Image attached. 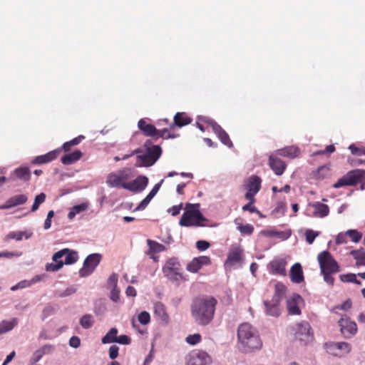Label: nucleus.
<instances>
[{
  "label": "nucleus",
  "instance_id": "1",
  "mask_svg": "<svg viewBox=\"0 0 365 365\" xmlns=\"http://www.w3.org/2000/svg\"><path fill=\"white\" fill-rule=\"evenodd\" d=\"M237 337V346L242 352L251 353L262 347L258 331L249 323H242L238 327Z\"/></svg>",
  "mask_w": 365,
  "mask_h": 365
},
{
  "label": "nucleus",
  "instance_id": "2",
  "mask_svg": "<svg viewBox=\"0 0 365 365\" xmlns=\"http://www.w3.org/2000/svg\"><path fill=\"white\" fill-rule=\"evenodd\" d=\"M217 300L212 297L196 298L191 305L194 321L200 326L208 325L213 319Z\"/></svg>",
  "mask_w": 365,
  "mask_h": 365
},
{
  "label": "nucleus",
  "instance_id": "3",
  "mask_svg": "<svg viewBox=\"0 0 365 365\" xmlns=\"http://www.w3.org/2000/svg\"><path fill=\"white\" fill-rule=\"evenodd\" d=\"M205 220V217L200 211V204L187 203L185 211L179 221V225L182 227H197L201 226L202 222Z\"/></svg>",
  "mask_w": 365,
  "mask_h": 365
},
{
  "label": "nucleus",
  "instance_id": "4",
  "mask_svg": "<svg viewBox=\"0 0 365 365\" xmlns=\"http://www.w3.org/2000/svg\"><path fill=\"white\" fill-rule=\"evenodd\" d=\"M145 150H135L137 155L136 166L137 167H148L153 165L157 160L160 158L162 150L158 145L147 146L145 144Z\"/></svg>",
  "mask_w": 365,
  "mask_h": 365
},
{
  "label": "nucleus",
  "instance_id": "5",
  "mask_svg": "<svg viewBox=\"0 0 365 365\" xmlns=\"http://www.w3.org/2000/svg\"><path fill=\"white\" fill-rule=\"evenodd\" d=\"M285 292V287L282 284H277L274 294L270 301H264L265 312L267 315L277 317L281 313L279 303Z\"/></svg>",
  "mask_w": 365,
  "mask_h": 365
},
{
  "label": "nucleus",
  "instance_id": "6",
  "mask_svg": "<svg viewBox=\"0 0 365 365\" xmlns=\"http://www.w3.org/2000/svg\"><path fill=\"white\" fill-rule=\"evenodd\" d=\"M365 179V170L357 169L349 172L346 175L339 179L333 185L334 188L344 186L355 185L359 181Z\"/></svg>",
  "mask_w": 365,
  "mask_h": 365
},
{
  "label": "nucleus",
  "instance_id": "7",
  "mask_svg": "<svg viewBox=\"0 0 365 365\" xmlns=\"http://www.w3.org/2000/svg\"><path fill=\"white\" fill-rule=\"evenodd\" d=\"M317 260L320 267V272H338L339 267L336 261L327 251L320 252L317 256Z\"/></svg>",
  "mask_w": 365,
  "mask_h": 365
},
{
  "label": "nucleus",
  "instance_id": "8",
  "mask_svg": "<svg viewBox=\"0 0 365 365\" xmlns=\"http://www.w3.org/2000/svg\"><path fill=\"white\" fill-rule=\"evenodd\" d=\"M212 362V356L200 349L193 350L186 356L187 365H210Z\"/></svg>",
  "mask_w": 365,
  "mask_h": 365
},
{
  "label": "nucleus",
  "instance_id": "9",
  "mask_svg": "<svg viewBox=\"0 0 365 365\" xmlns=\"http://www.w3.org/2000/svg\"><path fill=\"white\" fill-rule=\"evenodd\" d=\"M324 348L329 354L337 357H342L351 350V344L345 341H329L324 344Z\"/></svg>",
  "mask_w": 365,
  "mask_h": 365
},
{
  "label": "nucleus",
  "instance_id": "10",
  "mask_svg": "<svg viewBox=\"0 0 365 365\" xmlns=\"http://www.w3.org/2000/svg\"><path fill=\"white\" fill-rule=\"evenodd\" d=\"M180 263L175 258L169 259L164 267L163 272L168 279L173 282H178L182 279V276L180 272Z\"/></svg>",
  "mask_w": 365,
  "mask_h": 365
},
{
  "label": "nucleus",
  "instance_id": "11",
  "mask_svg": "<svg viewBox=\"0 0 365 365\" xmlns=\"http://www.w3.org/2000/svg\"><path fill=\"white\" fill-rule=\"evenodd\" d=\"M102 256L98 253L91 254L85 259L83 267L79 270L81 277H86L91 275L99 264Z\"/></svg>",
  "mask_w": 365,
  "mask_h": 365
},
{
  "label": "nucleus",
  "instance_id": "12",
  "mask_svg": "<svg viewBox=\"0 0 365 365\" xmlns=\"http://www.w3.org/2000/svg\"><path fill=\"white\" fill-rule=\"evenodd\" d=\"M295 338L302 345H306L313 341L314 335L311 331V327L307 322H302L296 324Z\"/></svg>",
  "mask_w": 365,
  "mask_h": 365
},
{
  "label": "nucleus",
  "instance_id": "13",
  "mask_svg": "<svg viewBox=\"0 0 365 365\" xmlns=\"http://www.w3.org/2000/svg\"><path fill=\"white\" fill-rule=\"evenodd\" d=\"M307 215L312 217L324 218L328 216L329 207L320 202L309 203L306 210Z\"/></svg>",
  "mask_w": 365,
  "mask_h": 365
},
{
  "label": "nucleus",
  "instance_id": "14",
  "mask_svg": "<svg viewBox=\"0 0 365 365\" xmlns=\"http://www.w3.org/2000/svg\"><path fill=\"white\" fill-rule=\"evenodd\" d=\"M262 180L257 175H252L247 180V189L245 194L247 200L251 202H255V196L261 189Z\"/></svg>",
  "mask_w": 365,
  "mask_h": 365
},
{
  "label": "nucleus",
  "instance_id": "15",
  "mask_svg": "<svg viewBox=\"0 0 365 365\" xmlns=\"http://www.w3.org/2000/svg\"><path fill=\"white\" fill-rule=\"evenodd\" d=\"M340 331L345 339H350L357 332V325L348 317H342L338 322Z\"/></svg>",
  "mask_w": 365,
  "mask_h": 365
},
{
  "label": "nucleus",
  "instance_id": "16",
  "mask_svg": "<svg viewBox=\"0 0 365 365\" xmlns=\"http://www.w3.org/2000/svg\"><path fill=\"white\" fill-rule=\"evenodd\" d=\"M202 120L211 125L213 131L224 145L229 148L232 146V143L230 140L228 134L214 120L208 117H203L202 118Z\"/></svg>",
  "mask_w": 365,
  "mask_h": 365
},
{
  "label": "nucleus",
  "instance_id": "17",
  "mask_svg": "<svg viewBox=\"0 0 365 365\" xmlns=\"http://www.w3.org/2000/svg\"><path fill=\"white\" fill-rule=\"evenodd\" d=\"M148 184V178L145 175H139L134 180L124 183L123 188L133 192H143Z\"/></svg>",
  "mask_w": 365,
  "mask_h": 365
},
{
  "label": "nucleus",
  "instance_id": "18",
  "mask_svg": "<svg viewBox=\"0 0 365 365\" xmlns=\"http://www.w3.org/2000/svg\"><path fill=\"white\" fill-rule=\"evenodd\" d=\"M118 274L113 273L108 277L106 282V289L110 291L109 298L113 302H118L120 299V290L118 287Z\"/></svg>",
  "mask_w": 365,
  "mask_h": 365
},
{
  "label": "nucleus",
  "instance_id": "19",
  "mask_svg": "<svg viewBox=\"0 0 365 365\" xmlns=\"http://www.w3.org/2000/svg\"><path fill=\"white\" fill-rule=\"evenodd\" d=\"M302 297L298 294H292L287 299V309L289 314L299 315L300 307L303 304Z\"/></svg>",
  "mask_w": 365,
  "mask_h": 365
},
{
  "label": "nucleus",
  "instance_id": "20",
  "mask_svg": "<svg viewBox=\"0 0 365 365\" xmlns=\"http://www.w3.org/2000/svg\"><path fill=\"white\" fill-rule=\"evenodd\" d=\"M287 261L282 257L274 258L267 265L270 273L276 275H286Z\"/></svg>",
  "mask_w": 365,
  "mask_h": 365
},
{
  "label": "nucleus",
  "instance_id": "21",
  "mask_svg": "<svg viewBox=\"0 0 365 365\" xmlns=\"http://www.w3.org/2000/svg\"><path fill=\"white\" fill-rule=\"evenodd\" d=\"M154 316L161 325L166 326L170 322V316L165 306L160 302H155L153 306Z\"/></svg>",
  "mask_w": 365,
  "mask_h": 365
},
{
  "label": "nucleus",
  "instance_id": "22",
  "mask_svg": "<svg viewBox=\"0 0 365 365\" xmlns=\"http://www.w3.org/2000/svg\"><path fill=\"white\" fill-rule=\"evenodd\" d=\"M276 152L272 153L269 157V165L277 175H282L285 169V163L277 157Z\"/></svg>",
  "mask_w": 365,
  "mask_h": 365
},
{
  "label": "nucleus",
  "instance_id": "23",
  "mask_svg": "<svg viewBox=\"0 0 365 365\" xmlns=\"http://www.w3.org/2000/svg\"><path fill=\"white\" fill-rule=\"evenodd\" d=\"M28 200L26 195L21 194L12 196L9 198L4 204L0 205V210H6L11 207L24 205Z\"/></svg>",
  "mask_w": 365,
  "mask_h": 365
},
{
  "label": "nucleus",
  "instance_id": "24",
  "mask_svg": "<svg viewBox=\"0 0 365 365\" xmlns=\"http://www.w3.org/2000/svg\"><path fill=\"white\" fill-rule=\"evenodd\" d=\"M61 152V148H57L51 150L44 155H38L32 161V164L40 165L43 163H48L53 160L56 159L60 153Z\"/></svg>",
  "mask_w": 365,
  "mask_h": 365
},
{
  "label": "nucleus",
  "instance_id": "25",
  "mask_svg": "<svg viewBox=\"0 0 365 365\" xmlns=\"http://www.w3.org/2000/svg\"><path fill=\"white\" fill-rule=\"evenodd\" d=\"M210 263V259L207 256H200L194 258L187 267V269L192 273L197 272L203 265H207Z\"/></svg>",
  "mask_w": 365,
  "mask_h": 365
},
{
  "label": "nucleus",
  "instance_id": "26",
  "mask_svg": "<svg viewBox=\"0 0 365 365\" xmlns=\"http://www.w3.org/2000/svg\"><path fill=\"white\" fill-rule=\"evenodd\" d=\"M290 279L292 282L300 284L304 282V277L300 263H295L290 269Z\"/></svg>",
  "mask_w": 365,
  "mask_h": 365
},
{
  "label": "nucleus",
  "instance_id": "27",
  "mask_svg": "<svg viewBox=\"0 0 365 365\" xmlns=\"http://www.w3.org/2000/svg\"><path fill=\"white\" fill-rule=\"evenodd\" d=\"M242 259V250L239 247L232 248L228 255L225 262V265L233 266L239 263Z\"/></svg>",
  "mask_w": 365,
  "mask_h": 365
},
{
  "label": "nucleus",
  "instance_id": "28",
  "mask_svg": "<svg viewBox=\"0 0 365 365\" xmlns=\"http://www.w3.org/2000/svg\"><path fill=\"white\" fill-rule=\"evenodd\" d=\"M147 243L149 247V250L146 254L149 255L150 258H152L154 261H158V257L155 255L157 253L163 252L165 250V246L151 240H148Z\"/></svg>",
  "mask_w": 365,
  "mask_h": 365
},
{
  "label": "nucleus",
  "instance_id": "29",
  "mask_svg": "<svg viewBox=\"0 0 365 365\" xmlns=\"http://www.w3.org/2000/svg\"><path fill=\"white\" fill-rule=\"evenodd\" d=\"M54 349L53 346L51 344H45L37 349L31 357V363H37L46 354H51Z\"/></svg>",
  "mask_w": 365,
  "mask_h": 365
},
{
  "label": "nucleus",
  "instance_id": "30",
  "mask_svg": "<svg viewBox=\"0 0 365 365\" xmlns=\"http://www.w3.org/2000/svg\"><path fill=\"white\" fill-rule=\"evenodd\" d=\"M276 154L284 157L294 158L298 156L299 150L297 147L292 145L287 146L282 149H278L276 151Z\"/></svg>",
  "mask_w": 365,
  "mask_h": 365
},
{
  "label": "nucleus",
  "instance_id": "31",
  "mask_svg": "<svg viewBox=\"0 0 365 365\" xmlns=\"http://www.w3.org/2000/svg\"><path fill=\"white\" fill-rule=\"evenodd\" d=\"M138 126L148 136H156L158 130L151 124H147L143 119L138 121Z\"/></svg>",
  "mask_w": 365,
  "mask_h": 365
},
{
  "label": "nucleus",
  "instance_id": "32",
  "mask_svg": "<svg viewBox=\"0 0 365 365\" xmlns=\"http://www.w3.org/2000/svg\"><path fill=\"white\" fill-rule=\"evenodd\" d=\"M127 183L122 182L117 171L109 173L107 176L106 184L110 187H123V185Z\"/></svg>",
  "mask_w": 365,
  "mask_h": 365
},
{
  "label": "nucleus",
  "instance_id": "33",
  "mask_svg": "<svg viewBox=\"0 0 365 365\" xmlns=\"http://www.w3.org/2000/svg\"><path fill=\"white\" fill-rule=\"evenodd\" d=\"M82 157V153L76 150L73 153L64 155L61 158V163L64 165H71L75 162L78 161Z\"/></svg>",
  "mask_w": 365,
  "mask_h": 365
},
{
  "label": "nucleus",
  "instance_id": "34",
  "mask_svg": "<svg viewBox=\"0 0 365 365\" xmlns=\"http://www.w3.org/2000/svg\"><path fill=\"white\" fill-rule=\"evenodd\" d=\"M191 121V118L188 117L185 113H178L174 117V125H173L171 128H173L174 125L182 127L190 123Z\"/></svg>",
  "mask_w": 365,
  "mask_h": 365
},
{
  "label": "nucleus",
  "instance_id": "35",
  "mask_svg": "<svg viewBox=\"0 0 365 365\" xmlns=\"http://www.w3.org/2000/svg\"><path fill=\"white\" fill-rule=\"evenodd\" d=\"M18 324V319L3 320L0 323V335L11 331Z\"/></svg>",
  "mask_w": 365,
  "mask_h": 365
},
{
  "label": "nucleus",
  "instance_id": "36",
  "mask_svg": "<svg viewBox=\"0 0 365 365\" xmlns=\"http://www.w3.org/2000/svg\"><path fill=\"white\" fill-rule=\"evenodd\" d=\"M88 202H83L80 205H74L70 209V211L68 213V218L70 220H73L76 215L86 211L88 208Z\"/></svg>",
  "mask_w": 365,
  "mask_h": 365
},
{
  "label": "nucleus",
  "instance_id": "37",
  "mask_svg": "<svg viewBox=\"0 0 365 365\" xmlns=\"http://www.w3.org/2000/svg\"><path fill=\"white\" fill-rule=\"evenodd\" d=\"M13 174L15 175L17 178L24 181H29L31 177L30 170L27 167L18 168L14 170Z\"/></svg>",
  "mask_w": 365,
  "mask_h": 365
},
{
  "label": "nucleus",
  "instance_id": "38",
  "mask_svg": "<svg viewBox=\"0 0 365 365\" xmlns=\"http://www.w3.org/2000/svg\"><path fill=\"white\" fill-rule=\"evenodd\" d=\"M32 232L27 231L11 232L7 235L6 239L21 241L24 237L26 239L30 238Z\"/></svg>",
  "mask_w": 365,
  "mask_h": 365
},
{
  "label": "nucleus",
  "instance_id": "39",
  "mask_svg": "<svg viewBox=\"0 0 365 365\" xmlns=\"http://www.w3.org/2000/svg\"><path fill=\"white\" fill-rule=\"evenodd\" d=\"M118 329L115 327L111 328L108 333L102 338L101 341L103 344L115 343L118 336Z\"/></svg>",
  "mask_w": 365,
  "mask_h": 365
},
{
  "label": "nucleus",
  "instance_id": "40",
  "mask_svg": "<svg viewBox=\"0 0 365 365\" xmlns=\"http://www.w3.org/2000/svg\"><path fill=\"white\" fill-rule=\"evenodd\" d=\"M95 320L91 314H86L82 316L79 320L81 327L85 329L91 328L94 324Z\"/></svg>",
  "mask_w": 365,
  "mask_h": 365
},
{
  "label": "nucleus",
  "instance_id": "41",
  "mask_svg": "<svg viewBox=\"0 0 365 365\" xmlns=\"http://www.w3.org/2000/svg\"><path fill=\"white\" fill-rule=\"evenodd\" d=\"M351 255L356 261L358 265L365 266V251L363 250H352Z\"/></svg>",
  "mask_w": 365,
  "mask_h": 365
},
{
  "label": "nucleus",
  "instance_id": "42",
  "mask_svg": "<svg viewBox=\"0 0 365 365\" xmlns=\"http://www.w3.org/2000/svg\"><path fill=\"white\" fill-rule=\"evenodd\" d=\"M117 173L122 182H125L134 176L133 172L130 168H125L123 169L118 170H117Z\"/></svg>",
  "mask_w": 365,
  "mask_h": 365
},
{
  "label": "nucleus",
  "instance_id": "43",
  "mask_svg": "<svg viewBox=\"0 0 365 365\" xmlns=\"http://www.w3.org/2000/svg\"><path fill=\"white\" fill-rule=\"evenodd\" d=\"M84 138L85 137L83 135H78L71 140L64 143L62 145V148L61 149H63L64 151L67 152L71 149V146L78 145Z\"/></svg>",
  "mask_w": 365,
  "mask_h": 365
},
{
  "label": "nucleus",
  "instance_id": "44",
  "mask_svg": "<svg viewBox=\"0 0 365 365\" xmlns=\"http://www.w3.org/2000/svg\"><path fill=\"white\" fill-rule=\"evenodd\" d=\"M340 279L343 282H353L358 285H361V282L356 279V274H344L339 276Z\"/></svg>",
  "mask_w": 365,
  "mask_h": 365
},
{
  "label": "nucleus",
  "instance_id": "45",
  "mask_svg": "<svg viewBox=\"0 0 365 365\" xmlns=\"http://www.w3.org/2000/svg\"><path fill=\"white\" fill-rule=\"evenodd\" d=\"M46 194L43 192H41L36 195L34 199V202L33 203V205L31 207V211L35 212L36 211L39 206L45 202L46 200Z\"/></svg>",
  "mask_w": 365,
  "mask_h": 365
},
{
  "label": "nucleus",
  "instance_id": "46",
  "mask_svg": "<svg viewBox=\"0 0 365 365\" xmlns=\"http://www.w3.org/2000/svg\"><path fill=\"white\" fill-rule=\"evenodd\" d=\"M66 256L65 262L66 264H72L77 262L78 259V252L68 250V252L64 255Z\"/></svg>",
  "mask_w": 365,
  "mask_h": 365
},
{
  "label": "nucleus",
  "instance_id": "47",
  "mask_svg": "<svg viewBox=\"0 0 365 365\" xmlns=\"http://www.w3.org/2000/svg\"><path fill=\"white\" fill-rule=\"evenodd\" d=\"M202 336L200 334H194L188 335L185 338V341L190 345H196L200 342Z\"/></svg>",
  "mask_w": 365,
  "mask_h": 365
},
{
  "label": "nucleus",
  "instance_id": "48",
  "mask_svg": "<svg viewBox=\"0 0 365 365\" xmlns=\"http://www.w3.org/2000/svg\"><path fill=\"white\" fill-rule=\"evenodd\" d=\"M329 174V167L327 165H322L319 167L316 173V177L318 179H324Z\"/></svg>",
  "mask_w": 365,
  "mask_h": 365
},
{
  "label": "nucleus",
  "instance_id": "49",
  "mask_svg": "<svg viewBox=\"0 0 365 365\" xmlns=\"http://www.w3.org/2000/svg\"><path fill=\"white\" fill-rule=\"evenodd\" d=\"M63 264H64V263L61 260H60L59 262H56V263L47 264L46 266V270L47 272H55L58 271L60 269H61L62 267L63 266Z\"/></svg>",
  "mask_w": 365,
  "mask_h": 365
},
{
  "label": "nucleus",
  "instance_id": "50",
  "mask_svg": "<svg viewBox=\"0 0 365 365\" xmlns=\"http://www.w3.org/2000/svg\"><path fill=\"white\" fill-rule=\"evenodd\" d=\"M138 320L141 324L146 325L150 322V315L146 311L141 312L138 315Z\"/></svg>",
  "mask_w": 365,
  "mask_h": 365
},
{
  "label": "nucleus",
  "instance_id": "51",
  "mask_svg": "<svg viewBox=\"0 0 365 365\" xmlns=\"http://www.w3.org/2000/svg\"><path fill=\"white\" fill-rule=\"evenodd\" d=\"M319 232L314 231L312 230H307L305 232L306 240L309 245H312L314 241L315 238L319 236Z\"/></svg>",
  "mask_w": 365,
  "mask_h": 365
},
{
  "label": "nucleus",
  "instance_id": "52",
  "mask_svg": "<svg viewBox=\"0 0 365 365\" xmlns=\"http://www.w3.org/2000/svg\"><path fill=\"white\" fill-rule=\"evenodd\" d=\"M346 234L354 242H359L362 237V235L356 230H349L346 231Z\"/></svg>",
  "mask_w": 365,
  "mask_h": 365
},
{
  "label": "nucleus",
  "instance_id": "53",
  "mask_svg": "<svg viewBox=\"0 0 365 365\" xmlns=\"http://www.w3.org/2000/svg\"><path fill=\"white\" fill-rule=\"evenodd\" d=\"M153 198L148 195L139 203V205L135 208V211H140L145 209L148 205L150 203Z\"/></svg>",
  "mask_w": 365,
  "mask_h": 365
},
{
  "label": "nucleus",
  "instance_id": "54",
  "mask_svg": "<svg viewBox=\"0 0 365 365\" xmlns=\"http://www.w3.org/2000/svg\"><path fill=\"white\" fill-rule=\"evenodd\" d=\"M22 255V252L19 251H14V252H9V251H4L0 252V258L5 257V258H11L14 257H19Z\"/></svg>",
  "mask_w": 365,
  "mask_h": 365
},
{
  "label": "nucleus",
  "instance_id": "55",
  "mask_svg": "<svg viewBox=\"0 0 365 365\" xmlns=\"http://www.w3.org/2000/svg\"><path fill=\"white\" fill-rule=\"evenodd\" d=\"M31 286V283L27 280H23L11 287V291H16L19 289H24Z\"/></svg>",
  "mask_w": 365,
  "mask_h": 365
},
{
  "label": "nucleus",
  "instance_id": "56",
  "mask_svg": "<svg viewBox=\"0 0 365 365\" xmlns=\"http://www.w3.org/2000/svg\"><path fill=\"white\" fill-rule=\"evenodd\" d=\"M115 343H118L123 345H128L131 343V339L125 334L120 335L117 336Z\"/></svg>",
  "mask_w": 365,
  "mask_h": 365
},
{
  "label": "nucleus",
  "instance_id": "57",
  "mask_svg": "<svg viewBox=\"0 0 365 365\" xmlns=\"http://www.w3.org/2000/svg\"><path fill=\"white\" fill-rule=\"evenodd\" d=\"M237 228L242 233H245V234H247V235L252 234L254 231L253 226L250 224H247L245 225H239Z\"/></svg>",
  "mask_w": 365,
  "mask_h": 365
},
{
  "label": "nucleus",
  "instance_id": "58",
  "mask_svg": "<svg viewBox=\"0 0 365 365\" xmlns=\"http://www.w3.org/2000/svg\"><path fill=\"white\" fill-rule=\"evenodd\" d=\"M334 272H321V274L323 275L324 280L326 282L327 284L329 285L332 286L334 283V279L331 276L332 274Z\"/></svg>",
  "mask_w": 365,
  "mask_h": 365
},
{
  "label": "nucleus",
  "instance_id": "59",
  "mask_svg": "<svg viewBox=\"0 0 365 365\" xmlns=\"http://www.w3.org/2000/svg\"><path fill=\"white\" fill-rule=\"evenodd\" d=\"M68 252V249L67 248L56 252L52 257L53 261H54L55 262H59V259L62 258Z\"/></svg>",
  "mask_w": 365,
  "mask_h": 365
},
{
  "label": "nucleus",
  "instance_id": "60",
  "mask_svg": "<svg viewBox=\"0 0 365 365\" xmlns=\"http://www.w3.org/2000/svg\"><path fill=\"white\" fill-rule=\"evenodd\" d=\"M349 149L351 150V153L357 155H365V149L364 148H359L355 146L354 144H351L349 146Z\"/></svg>",
  "mask_w": 365,
  "mask_h": 365
},
{
  "label": "nucleus",
  "instance_id": "61",
  "mask_svg": "<svg viewBox=\"0 0 365 365\" xmlns=\"http://www.w3.org/2000/svg\"><path fill=\"white\" fill-rule=\"evenodd\" d=\"M182 208V203H180L178 205H173V207H170L168 210V212L170 213L173 216H176L180 213Z\"/></svg>",
  "mask_w": 365,
  "mask_h": 365
},
{
  "label": "nucleus",
  "instance_id": "62",
  "mask_svg": "<svg viewBox=\"0 0 365 365\" xmlns=\"http://www.w3.org/2000/svg\"><path fill=\"white\" fill-rule=\"evenodd\" d=\"M196 247L200 251H205L210 247V243L205 240H198L196 242Z\"/></svg>",
  "mask_w": 365,
  "mask_h": 365
},
{
  "label": "nucleus",
  "instance_id": "63",
  "mask_svg": "<svg viewBox=\"0 0 365 365\" xmlns=\"http://www.w3.org/2000/svg\"><path fill=\"white\" fill-rule=\"evenodd\" d=\"M156 136H159L163 138H175V135L170 134L168 129L164 128L162 130H158V133H157Z\"/></svg>",
  "mask_w": 365,
  "mask_h": 365
},
{
  "label": "nucleus",
  "instance_id": "64",
  "mask_svg": "<svg viewBox=\"0 0 365 365\" xmlns=\"http://www.w3.org/2000/svg\"><path fill=\"white\" fill-rule=\"evenodd\" d=\"M119 348L116 345H112L109 348V357L111 359H115L118 356Z\"/></svg>",
  "mask_w": 365,
  "mask_h": 365
}]
</instances>
